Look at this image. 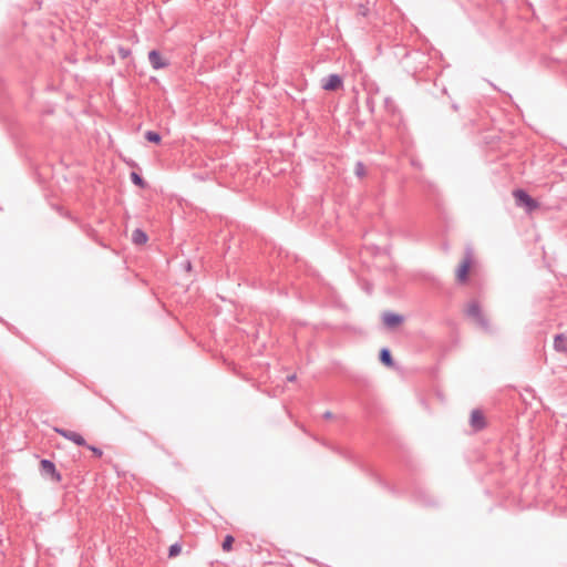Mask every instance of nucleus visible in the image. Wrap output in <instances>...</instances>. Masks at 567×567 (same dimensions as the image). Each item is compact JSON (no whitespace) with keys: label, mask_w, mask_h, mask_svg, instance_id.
Returning a JSON list of instances; mask_svg holds the SVG:
<instances>
[{"label":"nucleus","mask_w":567,"mask_h":567,"mask_svg":"<svg viewBox=\"0 0 567 567\" xmlns=\"http://www.w3.org/2000/svg\"><path fill=\"white\" fill-rule=\"evenodd\" d=\"M466 315L471 317L485 332H491V326L487 317L482 312L477 301H472L466 310Z\"/></svg>","instance_id":"obj_1"},{"label":"nucleus","mask_w":567,"mask_h":567,"mask_svg":"<svg viewBox=\"0 0 567 567\" xmlns=\"http://www.w3.org/2000/svg\"><path fill=\"white\" fill-rule=\"evenodd\" d=\"M513 196L515 198L516 205L519 207H524L526 212L530 213L538 207V202L534 199L526 190L524 189H515L513 192Z\"/></svg>","instance_id":"obj_2"},{"label":"nucleus","mask_w":567,"mask_h":567,"mask_svg":"<svg viewBox=\"0 0 567 567\" xmlns=\"http://www.w3.org/2000/svg\"><path fill=\"white\" fill-rule=\"evenodd\" d=\"M41 476L44 478H50L52 482L59 483L62 480L60 472L56 470L55 464L48 460L43 458L40 461L39 467Z\"/></svg>","instance_id":"obj_3"},{"label":"nucleus","mask_w":567,"mask_h":567,"mask_svg":"<svg viewBox=\"0 0 567 567\" xmlns=\"http://www.w3.org/2000/svg\"><path fill=\"white\" fill-rule=\"evenodd\" d=\"M471 265H472V255H471V251L468 250L464 260L461 262V265L458 266V268L456 270V279L458 282L463 284L467 280Z\"/></svg>","instance_id":"obj_4"},{"label":"nucleus","mask_w":567,"mask_h":567,"mask_svg":"<svg viewBox=\"0 0 567 567\" xmlns=\"http://www.w3.org/2000/svg\"><path fill=\"white\" fill-rule=\"evenodd\" d=\"M54 431L59 435H61L62 437L73 442L74 444H76L79 446L86 445L85 439L81 434H79L78 432L70 431V430H66V429H60V427H55Z\"/></svg>","instance_id":"obj_5"},{"label":"nucleus","mask_w":567,"mask_h":567,"mask_svg":"<svg viewBox=\"0 0 567 567\" xmlns=\"http://www.w3.org/2000/svg\"><path fill=\"white\" fill-rule=\"evenodd\" d=\"M343 80L339 74H329L328 76L322 79V89L326 91H337L342 87Z\"/></svg>","instance_id":"obj_6"},{"label":"nucleus","mask_w":567,"mask_h":567,"mask_svg":"<svg viewBox=\"0 0 567 567\" xmlns=\"http://www.w3.org/2000/svg\"><path fill=\"white\" fill-rule=\"evenodd\" d=\"M470 425L476 432L485 429L486 421H485V416L481 410L475 409L472 411L471 419H470Z\"/></svg>","instance_id":"obj_7"},{"label":"nucleus","mask_w":567,"mask_h":567,"mask_svg":"<svg viewBox=\"0 0 567 567\" xmlns=\"http://www.w3.org/2000/svg\"><path fill=\"white\" fill-rule=\"evenodd\" d=\"M148 61L154 70H159L168 65V62L162 56L161 52L157 50H152L148 52Z\"/></svg>","instance_id":"obj_8"},{"label":"nucleus","mask_w":567,"mask_h":567,"mask_svg":"<svg viewBox=\"0 0 567 567\" xmlns=\"http://www.w3.org/2000/svg\"><path fill=\"white\" fill-rule=\"evenodd\" d=\"M382 319L384 326L388 328H395L404 320L403 316L394 312H384Z\"/></svg>","instance_id":"obj_9"},{"label":"nucleus","mask_w":567,"mask_h":567,"mask_svg":"<svg viewBox=\"0 0 567 567\" xmlns=\"http://www.w3.org/2000/svg\"><path fill=\"white\" fill-rule=\"evenodd\" d=\"M416 58H424L423 53H421V51H406L404 50V53L401 58V63H403L404 68L409 71V72H413L415 73L416 72V69H412L410 70L409 69V65H408V61L410 59H416Z\"/></svg>","instance_id":"obj_10"},{"label":"nucleus","mask_w":567,"mask_h":567,"mask_svg":"<svg viewBox=\"0 0 567 567\" xmlns=\"http://www.w3.org/2000/svg\"><path fill=\"white\" fill-rule=\"evenodd\" d=\"M379 360L382 364H384L385 367H393L394 365V360L392 358V354H391V351L389 348H382L380 350V353H379Z\"/></svg>","instance_id":"obj_11"},{"label":"nucleus","mask_w":567,"mask_h":567,"mask_svg":"<svg viewBox=\"0 0 567 567\" xmlns=\"http://www.w3.org/2000/svg\"><path fill=\"white\" fill-rule=\"evenodd\" d=\"M554 349L557 352H561V353L567 352V338L565 337V334L559 333V334L555 336Z\"/></svg>","instance_id":"obj_12"},{"label":"nucleus","mask_w":567,"mask_h":567,"mask_svg":"<svg viewBox=\"0 0 567 567\" xmlns=\"http://www.w3.org/2000/svg\"><path fill=\"white\" fill-rule=\"evenodd\" d=\"M148 237L144 230L136 228L132 233V241L135 245H143L147 241Z\"/></svg>","instance_id":"obj_13"},{"label":"nucleus","mask_w":567,"mask_h":567,"mask_svg":"<svg viewBox=\"0 0 567 567\" xmlns=\"http://www.w3.org/2000/svg\"><path fill=\"white\" fill-rule=\"evenodd\" d=\"M131 181L135 186H138L140 188H146L147 183L144 181V178L136 172H132L130 174Z\"/></svg>","instance_id":"obj_14"},{"label":"nucleus","mask_w":567,"mask_h":567,"mask_svg":"<svg viewBox=\"0 0 567 567\" xmlns=\"http://www.w3.org/2000/svg\"><path fill=\"white\" fill-rule=\"evenodd\" d=\"M145 138L154 144H158L162 141L161 134L155 131H147L145 133Z\"/></svg>","instance_id":"obj_15"},{"label":"nucleus","mask_w":567,"mask_h":567,"mask_svg":"<svg viewBox=\"0 0 567 567\" xmlns=\"http://www.w3.org/2000/svg\"><path fill=\"white\" fill-rule=\"evenodd\" d=\"M234 542H235V538L231 535H227L223 540L221 548L225 551H229L233 547Z\"/></svg>","instance_id":"obj_16"},{"label":"nucleus","mask_w":567,"mask_h":567,"mask_svg":"<svg viewBox=\"0 0 567 567\" xmlns=\"http://www.w3.org/2000/svg\"><path fill=\"white\" fill-rule=\"evenodd\" d=\"M181 551H182L181 544L175 543V544L171 545L168 548V557L169 558L176 557L177 555H179Z\"/></svg>","instance_id":"obj_17"},{"label":"nucleus","mask_w":567,"mask_h":567,"mask_svg":"<svg viewBox=\"0 0 567 567\" xmlns=\"http://www.w3.org/2000/svg\"><path fill=\"white\" fill-rule=\"evenodd\" d=\"M354 173L359 177H363L365 175V167L362 162H357L354 166Z\"/></svg>","instance_id":"obj_18"},{"label":"nucleus","mask_w":567,"mask_h":567,"mask_svg":"<svg viewBox=\"0 0 567 567\" xmlns=\"http://www.w3.org/2000/svg\"><path fill=\"white\" fill-rule=\"evenodd\" d=\"M90 451H92V453L94 454V456L96 457H101L103 455V452L101 449L96 447V446H93V445H89L86 443L85 445Z\"/></svg>","instance_id":"obj_19"},{"label":"nucleus","mask_w":567,"mask_h":567,"mask_svg":"<svg viewBox=\"0 0 567 567\" xmlns=\"http://www.w3.org/2000/svg\"><path fill=\"white\" fill-rule=\"evenodd\" d=\"M117 52L121 55V58L125 59V58H127L130 55L131 50L127 49V48L120 47Z\"/></svg>","instance_id":"obj_20"},{"label":"nucleus","mask_w":567,"mask_h":567,"mask_svg":"<svg viewBox=\"0 0 567 567\" xmlns=\"http://www.w3.org/2000/svg\"><path fill=\"white\" fill-rule=\"evenodd\" d=\"M365 106L368 110L373 113L374 112V100L372 97H368L365 101Z\"/></svg>","instance_id":"obj_21"},{"label":"nucleus","mask_w":567,"mask_h":567,"mask_svg":"<svg viewBox=\"0 0 567 567\" xmlns=\"http://www.w3.org/2000/svg\"><path fill=\"white\" fill-rule=\"evenodd\" d=\"M368 9L364 6H360L359 13L362 16H367Z\"/></svg>","instance_id":"obj_22"},{"label":"nucleus","mask_w":567,"mask_h":567,"mask_svg":"<svg viewBox=\"0 0 567 567\" xmlns=\"http://www.w3.org/2000/svg\"><path fill=\"white\" fill-rule=\"evenodd\" d=\"M332 416H333V414L330 411H327V412L323 413V417L327 419V420L328 419H332Z\"/></svg>","instance_id":"obj_23"},{"label":"nucleus","mask_w":567,"mask_h":567,"mask_svg":"<svg viewBox=\"0 0 567 567\" xmlns=\"http://www.w3.org/2000/svg\"><path fill=\"white\" fill-rule=\"evenodd\" d=\"M297 379L296 374H291L287 377V381L293 382Z\"/></svg>","instance_id":"obj_24"},{"label":"nucleus","mask_w":567,"mask_h":567,"mask_svg":"<svg viewBox=\"0 0 567 567\" xmlns=\"http://www.w3.org/2000/svg\"><path fill=\"white\" fill-rule=\"evenodd\" d=\"M452 109H453L454 111H457V110H458V105H457L456 103H453V104H452Z\"/></svg>","instance_id":"obj_25"},{"label":"nucleus","mask_w":567,"mask_h":567,"mask_svg":"<svg viewBox=\"0 0 567 567\" xmlns=\"http://www.w3.org/2000/svg\"><path fill=\"white\" fill-rule=\"evenodd\" d=\"M128 164H130V166H132V167H136V166H137V164H136L135 162H130Z\"/></svg>","instance_id":"obj_26"}]
</instances>
